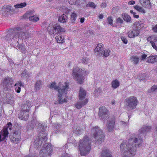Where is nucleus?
Listing matches in <instances>:
<instances>
[{"mask_svg":"<svg viewBox=\"0 0 157 157\" xmlns=\"http://www.w3.org/2000/svg\"><path fill=\"white\" fill-rule=\"evenodd\" d=\"M142 141L141 138H137L133 136L129 139L127 142H124L121 145V150L123 153L128 152L134 156L136 154V147L141 144Z\"/></svg>","mask_w":157,"mask_h":157,"instance_id":"obj_1","label":"nucleus"},{"mask_svg":"<svg viewBox=\"0 0 157 157\" xmlns=\"http://www.w3.org/2000/svg\"><path fill=\"white\" fill-rule=\"evenodd\" d=\"M90 142L88 137H85L79 141L78 148L80 154L86 156L89 153L90 148Z\"/></svg>","mask_w":157,"mask_h":157,"instance_id":"obj_2","label":"nucleus"},{"mask_svg":"<svg viewBox=\"0 0 157 157\" xmlns=\"http://www.w3.org/2000/svg\"><path fill=\"white\" fill-rule=\"evenodd\" d=\"M89 72L85 70V69H80L78 67L74 68L72 71L73 77L77 82L80 84H82L84 81V78L82 75H87Z\"/></svg>","mask_w":157,"mask_h":157,"instance_id":"obj_3","label":"nucleus"},{"mask_svg":"<svg viewBox=\"0 0 157 157\" xmlns=\"http://www.w3.org/2000/svg\"><path fill=\"white\" fill-rule=\"evenodd\" d=\"M31 36V34L30 32H28L24 33L17 31V32L8 34L5 38L9 41L13 42V41H17V38L27 39Z\"/></svg>","mask_w":157,"mask_h":157,"instance_id":"obj_4","label":"nucleus"},{"mask_svg":"<svg viewBox=\"0 0 157 157\" xmlns=\"http://www.w3.org/2000/svg\"><path fill=\"white\" fill-rule=\"evenodd\" d=\"M64 86L65 87L63 89H59L58 90L57 101L59 104H62L67 101L66 95L69 88V85L66 84Z\"/></svg>","mask_w":157,"mask_h":157,"instance_id":"obj_5","label":"nucleus"},{"mask_svg":"<svg viewBox=\"0 0 157 157\" xmlns=\"http://www.w3.org/2000/svg\"><path fill=\"white\" fill-rule=\"evenodd\" d=\"M86 95L85 90L82 88H80L79 93V101L75 105L76 108L79 109L82 107L86 105L88 102L87 98H85Z\"/></svg>","mask_w":157,"mask_h":157,"instance_id":"obj_6","label":"nucleus"},{"mask_svg":"<svg viewBox=\"0 0 157 157\" xmlns=\"http://www.w3.org/2000/svg\"><path fill=\"white\" fill-rule=\"evenodd\" d=\"M92 133L93 134L94 138L97 140L96 142L98 144H101L104 141V134L98 127H94L92 129Z\"/></svg>","mask_w":157,"mask_h":157,"instance_id":"obj_7","label":"nucleus"},{"mask_svg":"<svg viewBox=\"0 0 157 157\" xmlns=\"http://www.w3.org/2000/svg\"><path fill=\"white\" fill-rule=\"evenodd\" d=\"M125 102L126 106L129 109H135L138 103L137 98L134 96H131L127 98L125 100Z\"/></svg>","mask_w":157,"mask_h":157,"instance_id":"obj_8","label":"nucleus"},{"mask_svg":"<svg viewBox=\"0 0 157 157\" xmlns=\"http://www.w3.org/2000/svg\"><path fill=\"white\" fill-rule=\"evenodd\" d=\"M2 85L4 91L9 90L13 85V79L11 77H7L2 81Z\"/></svg>","mask_w":157,"mask_h":157,"instance_id":"obj_9","label":"nucleus"},{"mask_svg":"<svg viewBox=\"0 0 157 157\" xmlns=\"http://www.w3.org/2000/svg\"><path fill=\"white\" fill-rule=\"evenodd\" d=\"M12 126L11 123L9 122L7 125L4 127L2 130L1 131L0 135V142L5 140L6 138L8 136L9 134L8 129H9L11 130Z\"/></svg>","mask_w":157,"mask_h":157,"instance_id":"obj_10","label":"nucleus"},{"mask_svg":"<svg viewBox=\"0 0 157 157\" xmlns=\"http://www.w3.org/2000/svg\"><path fill=\"white\" fill-rule=\"evenodd\" d=\"M52 151V149L49 143H46L44 146V149H42L39 153L40 157L44 156L49 155Z\"/></svg>","mask_w":157,"mask_h":157,"instance_id":"obj_11","label":"nucleus"},{"mask_svg":"<svg viewBox=\"0 0 157 157\" xmlns=\"http://www.w3.org/2000/svg\"><path fill=\"white\" fill-rule=\"evenodd\" d=\"M10 138L11 142L16 144L19 143L21 139L20 134L17 132H14L12 135L10 136Z\"/></svg>","mask_w":157,"mask_h":157,"instance_id":"obj_12","label":"nucleus"},{"mask_svg":"<svg viewBox=\"0 0 157 157\" xmlns=\"http://www.w3.org/2000/svg\"><path fill=\"white\" fill-rule=\"evenodd\" d=\"M67 84L68 85H69V83L67 82H65L63 83L62 82H59L57 86L56 85V83L53 82L51 83L50 86V88H54L55 90H56L58 92V90L59 89H63L65 87L64 85Z\"/></svg>","mask_w":157,"mask_h":157,"instance_id":"obj_13","label":"nucleus"},{"mask_svg":"<svg viewBox=\"0 0 157 157\" xmlns=\"http://www.w3.org/2000/svg\"><path fill=\"white\" fill-rule=\"evenodd\" d=\"M115 123V117H109L108 121L107 124V130L109 132L112 131L114 128V126Z\"/></svg>","mask_w":157,"mask_h":157,"instance_id":"obj_14","label":"nucleus"},{"mask_svg":"<svg viewBox=\"0 0 157 157\" xmlns=\"http://www.w3.org/2000/svg\"><path fill=\"white\" fill-rule=\"evenodd\" d=\"M98 115L101 118L105 119L108 117L107 110L105 106H102L100 108Z\"/></svg>","mask_w":157,"mask_h":157,"instance_id":"obj_15","label":"nucleus"},{"mask_svg":"<svg viewBox=\"0 0 157 157\" xmlns=\"http://www.w3.org/2000/svg\"><path fill=\"white\" fill-rule=\"evenodd\" d=\"M147 40L150 42L153 48L157 51V47L155 45V44H157V36H151L148 37Z\"/></svg>","mask_w":157,"mask_h":157,"instance_id":"obj_16","label":"nucleus"},{"mask_svg":"<svg viewBox=\"0 0 157 157\" xmlns=\"http://www.w3.org/2000/svg\"><path fill=\"white\" fill-rule=\"evenodd\" d=\"M57 25V24L52 23L49 24L47 30L51 35H54L57 32V29H56Z\"/></svg>","mask_w":157,"mask_h":157,"instance_id":"obj_17","label":"nucleus"},{"mask_svg":"<svg viewBox=\"0 0 157 157\" xmlns=\"http://www.w3.org/2000/svg\"><path fill=\"white\" fill-rule=\"evenodd\" d=\"M103 44L101 43L97 45L96 47L94 49V52L98 56L102 54L103 48Z\"/></svg>","mask_w":157,"mask_h":157,"instance_id":"obj_18","label":"nucleus"},{"mask_svg":"<svg viewBox=\"0 0 157 157\" xmlns=\"http://www.w3.org/2000/svg\"><path fill=\"white\" fill-rule=\"evenodd\" d=\"M47 140V137L45 135L42 138L38 137L37 138L34 142V145L36 146H40L42 144V143L45 142Z\"/></svg>","mask_w":157,"mask_h":157,"instance_id":"obj_19","label":"nucleus"},{"mask_svg":"<svg viewBox=\"0 0 157 157\" xmlns=\"http://www.w3.org/2000/svg\"><path fill=\"white\" fill-rule=\"evenodd\" d=\"M29 109H27L25 111H24L23 112H21L19 116V118L22 120L26 121L29 117Z\"/></svg>","mask_w":157,"mask_h":157,"instance_id":"obj_20","label":"nucleus"},{"mask_svg":"<svg viewBox=\"0 0 157 157\" xmlns=\"http://www.w3.org/2000/svg\"><path fill=\"white\" fill-rule=\"evenodd\" d=\"M65 35L63 34L59 33L56 37L57 42L58 43H63L64 42Z\"/></svg>","mask_w":157,"mask_h":157,"instance_id":"obj_21","label":"nucleus"},{"mask_svg":"<svg viewBox=\"0 0 157 157\" xmlns=\"http://www.w3.org/2000/svg\"><path fill=\"white\" fill-rule=\"evenodd\" d=\"M43 85V82L40 80H38L34 85V90L36 91H37L40 90L42 87Z\"/></svg>","mask_w":157,"mask_h":157,"instance_id":"obj_22","label":"nucleus"},{"mask_svg":"<svg viewBox=\"0 0 157 157\" xmlns=\"http://www.w3.org/2000/svg\"><path fill=\"white\" fill-rule=\"evenodd\" d=\"M139 33V32L137 30H133L132 31H129L128 33L129 37L132 38L138 36Z\"/></svg>","mask_w":157,"mask_h":157,"instance_id":"obj_23","label":"nucleus"},{"mask_svg":"<svg viewBox=\"0 0 157 157\" xmlns=\"http://www.w3.org/2000/svg\"><path fill=\"white\" fill-rule=\"evenodd\" d=\"M101 157H112L111 154L108 149L104 148L102 151Z\"/></svg>","mask_w":157,"mask_h":157,"instance_id":"obj_24","label":"nucleus"},{"mask_svg":"<svg viewBox=\"0 0 157 157\" xmlns=\"http://www.w3.org/2000/svg\"><path fill=\"white\" fill-rule=\"evenodd\" d=\"M148 63L157 62V55L150 56L146 59Z\"/></svg>","mask_w":157,"mask_h":157,"instance_id":"obj_25","label":"nucleus"},{"mask_svg":"<svg viewBox=\"0 0 157 157\" xmlns=\"http://www.w3.org/2000/svg\"><path fill=\"white\" fill-rule=\"evenodd\" d=\"M67 19L68 18L67 16L63 14L59 17L58 21L60 23H66L67 21Z\"/></svg>","mask_w":157,"mask_h":157,"instance_id":"obj_26","label":"nucleus"},{"mask_svg":"<svg viewBox=\"0 0 157 157\" xmlns=\"http://www.w3.org/2000/svg\"><path fill=\"white\" fill-rule=\"evenodd\" d=\"M151 128V126H144L142 127L140 129L139 132L141 134L144 133L147 131H150Z\"/></svg>","mask_w":157,"mask_h":157,"instance_id":"obj_27","label":"nucleus"},{"mask_svg":"<svg viewBox=\"0 0 157 157\" xmlns=\"http://www.w3.org/2000/svg\"><path fill=\"white\" fill-rule=\"evenodd\" d=\"M134 25L138 30L144 27V24L141 21H136L134 23Z\"/></svg>","mask_w":157,"mask_h":157,"instance_id":"obj_28","label":"nucleus"},{"mask_svg":"<svg viewBox=\"0 0 157 157\" xmlns=\"http://www.w3.org/2000/svg\"><path fill=\"white\" fill-rule=\"evenodd\" d=\"M139 1L140 3L145 8L150 6V1L149 0H139Z\"/></svg>","mask_w":157,"mask_h":157,"instance_id":"obj_29","label":"nucleus"},{"mask_svg":"<svg viewBox=\"0 0 157 157\" xmlns=\"http://www.w3.org/2000/svg\"><path fill=\"white\" fill-rule=\"evenodd\" d=\"M112 87L113 89H116L120 85V82L117 79L113 80L111 82Z\"/></svg>","mask_w":157,"mask_h":157,"instance_id":"obj_30","label":"nucleus"},{"mask_svg":"<svg viewBox=\"0 0 157 157\" xmlns=\"http://www.w3.org/2000/svg\"><path fill=\"white\" fill-rule=\"evenodd\" d=\"M22 85V83L20 82H19L15 84V90L17 93H19L20 92V87Z\"/></svg>","mask_w":157,"mask_h":157,"instance_id":"obj_31","label":"nucleus"},{"mask_svg":"<svg viewBox=\"0 0 157 157\" xmlns=\"http://www.w3.org/2000/svg\"><path fill=\"white\" fill-rule=\"evenodd\" d=\"M122 17L124 20L127 22H130L131 20V17L128 14L123 13L122 14Z\"/></svg>","mask_w":157,"mask_h":157,"instance_id":"obj_32","label":"nucleus"},{"mask_svg":"<svg viewBox=\"0 0 157 157\" xmlns=\"http://www.w3.org/2000/svg\"><path fill=\"white\" fill-rule=\"evenodd\" d=\"M134 8L140 13H144L146 12L145 10L142 7H141L138 5L135 6H134Z\"/></svg>","mask_w":157,"mask_h":157,"instance_id":"obj_33","label":"nucleus"},{"mask_svg":"<svg viewBox=\"0 0 157 157\" xmlns=\"http://www.w3.org/2000/svg\"><path fill=\"white\" fill-rule=\"evenodd\" d=\"M130 60L134 64H136L138 63L139 59L136 56H133L131 58Z\"/></svg>","mask_w":157,"mask_h":157,"instance_id":"obj_34","label":"nucleus"},{"mask_svg":"<svg viewBox=\"0 0 157 157\" xmlns=\"http://www.w3.org/2000/svg\"><path fill=\"white\" fill-rule=\"evenodd\" d=\"M30 74V72H28L26 70H25L21 74V77L28 78L29 77Z\"/></svg>","mask_w":157,"mask_h":157,"instance_id":"obj_35","label":"nucleus"},{"mask_svg":"<svg viewBox=\"0 0 157 157\" xmlns=\"http://www.w3.org/2000/svg\"><path fill=\"white\" fill-rule=\"evenodd\" d=\"M82 131V130L79 128H76L74 129L73 133L76 135H79Z\"/></svg>","mask_w":157,"mask_h":157,"instance_id":"obj_36","label":"nucleus"},{"mask_svg":"<svg viewBox=\"0 0 157 157\" xmlns=\"http://www.w3.org/2000/svg\"><path fill=\"white\" fill-rule=\"evenodd\" d=\"M29 19L30 21H33V22H36L39 20L38 17L36 15L30 16L29 17Z\"/></svg>","mask_w":157,"mask_h":157,"instance_id":"obj_37","label":"nucleus"},{"mask_svg":"<svg viewBox=\"0 0 157 157\" xmlns=\"http://www.w3.org/2000/svg\"><path fill=\"white\" fill-rule=\"evenodd\" d=\"M55 133H57L60 132L62 130V127L61 125L59 124H57L56 125H55Z\"/></svg>","mask_w":157,"mask_h":157,"instance_id":"obj_38","label":"nucleus"},{"mask_svg":"<svg viewBox=\"0 0 157 157\" xmlns=\"http://www.w3.org/2000/svg\"><path fill=\"white\" fill-rule=\"evenodd\" d=\"M26 2H23L20 4H17L14 5L15 8H21L25 7L26 6Z\"/></svg>","mask_w":157,"mask_h":157,"instance_id":"obj_39","label":"nucleus"},{"mask_svg":"<svg viewBox=\"0 0 157 157\" xmlns=\"http://www.w3.org/2000/svg\"><path fill=\"white\" fill-rule=\"evenodd\" d=\"M56 29H57V32L58 33H63L65 32L66 31V30L64 28L61 27L58 25H57V27L56 28Z\"/></svg>","mask_w":157,"mask_h":157,"instance_id":"obj_40","label":"nucleus"},{"mask_svg":"<svg viewBox=\"0 0 157 157\" xmlns=\"http://www.w3.org/2000/svg\"><path fill=\"white\" fill-rule=\"evenodd\" d=\"M110 50L108 49H105L104 52H102L103 55L105 57H107L110 54Z\"/></svg>","mask_w":157,"mask_h":157,"instance_id":"obj_41","label":"nucleus"},{"mask_svg":"<svg viewBox=\"0 0 157 157\" xmlns=\"http://www.w3.org/2000/svg\"><path fill=\"white\" fill-rule=\"evenodd\" d=\"M77 17L76 14L75 13H73L71 15V20L72 23H74Z\"/></svg>","mask_w":157,"mask_h":157,"instance_id":"obj_42","label":"nucleus"},{"mask_svg":"<svg viewBox=\"0 0 157 157\" xmlns=\"http://www.w3.org/2000/svg\"><path fill=\"white\" fill-rule=\"evenodd\" d=\"M6 98L8 100L13 101L14 98V94H8L7 95Z\"/></svg>","mask_w":157,"mask_h":157,"instance_id":"obj_43","label":"nucleus"},{"mask_svg":"<svg viewBox=\"0 0 157 157\" xmlns=\"http://www.w3.org/2000/svg\"><path fill=\"white\" fill-rule=\"evenodd\" d=\"M18 45H17V47L20 49L22 52H24L25 51V49L24 46L22 45L21 44H18Z\"/></svg>","mask_w":157,"mask_h":157,"instance_id":"obj_44","label":"nucleus"},{"mask_svg":"<svg viewBox=\"0 0 157 157\" xmlns=\"http://www.w3.org/2000/svg\"><path fill=\"white\" fill-rule=\"evenodd\" d=\"M157 90V85H154L152 87L151 89H149L148 92L149 93H151Z\"/></svg>","mask_w":157,"mask_h":157,"instance_id":"obj_45","label":"nucleus"},{"mask_svg":"<svg viewBox=\"0 0 157 157\" xmlns=\"http://www.w3.org/2000/svg\"><path fill=\"white\" fill-rule=\"evenodd\" d=\"M108 23L111 25H113V20L112 17L111 16H109L107 18Z\"/></svg>","mask_w":157,"mask_h":157,"instance_id":"obj_46","label":"nucleus"},{"mask_svg":"<svg viewBox=\"0 0 157 157\" xmlns=\"http://www.w3.org/2000/svg\"><path fill=\"white\" fill-rule=\"evenodd\" d=\"M130 13L133 14V16L134 18H139V16L138 15L136 14V13L133 12L132 10L130 11Z\"/></svg>","mask_w":157,"mask_h":157,"instance_id":"obj_47","label":"nucleus"},{"mask_svg":"<svg viewBox=\"0 0 157 157\" xmlns=\"http://www.w3.org/2000/svg\"><path fill=\"white\" fill-rule=\"evenodd\" d=\"M89 59L85 57H83L82 59V62L83 63H87L88 62Z\"/></svg>","mask_w":157,"mask_h":157,"instance_id":"obj_48","label":"nucleus"},{"mask_svg":"<svg viewBox=\"0 0 157 157\" xmlns=\"http://www.w3.org/2000/svg\"><path fill=\"white\" fill-rule=\"evenodd\" d=\"M87 6L93 8H94L96 7L95 4L93 2H90L87 4Z\"/></svg>","mask_w":157,"mask_h":157,"instance_id":"obj_49","label":"nucleus"},{"mask_svg":"<svg viewBox=\"0 0 157 157\" xmlns=\"http://www.w3.org/2000/svg\"><path fill=\"white\" fill-rule=\"evenodd\" d=\"M122 41L124 42V43L126 44L128 43V40L126 38L122 36L121 37Z\"/></svg>","mask_w":157,"mask_h":157,"instance_id":"obj_50","label":"nucleus"},{"mask_svg":"<svg viewBox=\"0 0 157 157\" xmlns=\"http://www.w3.org/2000/svg\"><path fill=\"white\" fill-rule=\"evenodd\" d=\"M123 22V20L120 17L118 18L116 20V22L117 23H122Z\"/></svg>","mask_w":157,"mask_h":157,"instance_id":"obj_51","label":"nucleus"},{"mask_svg":"<svg viewBox=\"0 0 157 157\" xmlns=\"http://www.w3.org/2000/svg\"><path fill=\"white\" fill-rule=\"evenodd\" d=\"M152 30L154 32H157V24L155 25L152 26Z\"/></svg>","mask_w":157,"mask_h":157,"instance_id":"obj_52","label":"nucleus"},{"mask_svg":"<svg viewBox=\"0 0 157 157\" xmlns=\"http://www.w3.org/2000/svg\"><path fill=\"white\" fill-rule=\"evenodd\" d=\"M6 10L8 11H10L12 7L9 5H8L7 6H6Z\"/></svg>","mask_w":157,"mask_h":157,"instance_id":"obj_53","label":"nucleus"},{"mask_svg":"<svg viewBox=\"0 0 157 157\" xmlns=\"http://www.w3.org/2000/svg\"><path fill=\"white\" fill-rule=\"evenodd\" d=\"M147 56L146 54H143L141 56V59L142 60H144L147 57Z\"/></svg>","mask_w":157,"mask_h":157,"instance_id":"obj_54","label":"nucleus"},{"mask_svg":"<svg viewBox=\"0 0 157 157\" xmlns=\"http://www.w3.org/2000/svg\"><path fill=\"white\" fill-rule=\"evenodd\" d=\"M9 62H10L11 66L12 68H13L14 66H15V65L14 64L13 61L12 60H11V61H10Z\"/></svg>","mask_w":157,"mask_h":157,"instance_id":"obj_55","label":"nucleus"},{"mask_svg":"<svg viewBox=\"0 0 157 157\" xmlns=\"http://www.w3.org/2000/svg\"><path fill=\"white\" fill-rule=\"evenodd\" d=\"M135 3V2L133 1H131L128 2V4L130 5H134Z\"/></svg>","mask_w":157,"mask_h":157,"instance_id":"obj_56","label":"nucleus"},{"mask_svg":"<svg viewBox=\"0 0 157 157\" xmlns=\"http://www.w3.org/2000/svg\"><path fill=\"white\" fill-rule=\"evenodd\" d=\"M106 4L105 3H102L101 5V6L103 8H105L106 6Z\"/></svg>","mask_w":157,"mask_h":157,"instance_id":"obj_57","label":"nucleus"},{"mask_svg":"<svg viewBox=\"0 0 157 157\" xmlns=\"http://www.w3.org/2000/svg\"><path fill=\"white\" fill-rule=\"evenodd\" d=\"M98 17L99 19H102L103 18V15L102 14H100Z\"/></svg>","mask_w":157,"mask_h":157,"instance_id":"obj_58","label":"nucleus"},{"mask_svg":"<svg viewBox=\"0 0 157 157\" xmlns=\"http://www.w3.org/2000/svg\"><path fill=\"white\" fill-rule=\"evenodd\" d=\"M84 21V18H81L80 19V22L81 23H83Z\"/></svg>","mask_w":157,"mask_h":157,"instance_id":"obj_59","label":"nucleus"},{"mask_svg":"<svg viewBox=\"0 0 157 157\" xmlns=\"http://www.w3.org/2000/svg\"><path fill=\"white\" fill-rule=\"evenodd\" d=\"M111 104L112 105H114L115 104V102L114 100H113L111 102Z\"/></svg>","mask_w":157,"mask_h":157,"instance_id":"obj_60","label":"nucleus"},{"mask_svg":"<svg viewBox=\"0 0 157 157\" xmlns=\"http://www.w3.org/2000/svg\"><path fill=\"white\" fill-rule=\"evenodd\" d=\"M2 110L1 109V108H0V117H1V116H2Z\"/></svg>","mask_w":157,"mask_h":157,"instance_id":"obj_61","label":"nucleus"},{"mask_svg":"<svg viewBox=\"0 0 157 157\" xmlns=\"http://www.w3.org/2000/svg\"><path fill=\"white\" fill-rule=\"evenodd\" d=\"M2 101L0 99V108H1V107H2Z\"/></svg>","mask_w":157,"mask_h":157,"instance_id":"obj_62","label":"nucleus"},{"mask_svg":"<svg viewBox=\"0 0 157 157\" xmlns=\"http://www.w3.org/2000/svg\"><path fill=\"white\" fill-rule=\"evenodd\" d=\"M69 3L71 5L73 4L74 3L73 2H72L71 1H69Z\"/></svg>","mask_w":157,"mask_h":157,"instance_id":"obj_63","label":"nucleus"},{"mask_svg":"<svg viewBox=\"0 0 157 157\" xmlns=\"http://www.w3.org/2000/svg\"><path fill=\"white\" fill-rule=\"evenodd\" d=\"M25 157H32L30 156L29 155H28L26 156Z\"/></svg>","mask_w":157,"mask_h":157,"instance_id":"obj_64","label":"nucleus"}]
</instances>
